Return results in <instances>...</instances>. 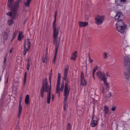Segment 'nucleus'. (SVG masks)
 Segmentation results:
<instances>
[{
  "instance_id": "f257e3e1",
  "label": "nucleus",
  "mask_w": 130,
  "mask_h": 130,
  "mask_svg": "<svg viewBox=\"0 0 130 130\" xmlns=\"http://www.w3.org/2000/svg\"><path fill=\"white\" fill-rule=\"evenodd\" d=\"M21 1L20 0H8V7L11 9V11L7 13L12 19H15L17 16V11L20 8V4Z\"/></svg>"
},
{
  "instance_id": "f03ea898",
  "label": "nucleus",
  "mask_w": 130,
  "mask_h": 130,
  "mask_svg": "<svg viewBox=\"0 0 130 130\" xmlns=\"http://www.w3.org/2000/svg\"><path fill=\"white\" fill-rule=\"evenodd\" d=\"M55 17V19L53 22V29L54 30L53 44L55 46V53L53 62L54 64L57 57L58 48L59 47L60 38L58 37L59 31L60 30L59 27H56V18Z\"/></svg>"
},
{
  "instance_id": "7ed1b4c3",
  "label": "nucleus",
  "mask_w": 130,
  "mask_h": 130,
  "mask_svg": "<svg viewBox=\"0 0 130 130\" xmlns=\"http://www.w3.org/2000/svg\"><path fill=\"white\" fill-rule=\"evenodd\" d=\"M124 18L121 12L120 11L117 12L115 17V20L117 21L116 24L117 29L122 34L126 33L125 29L126 26L122 21Z\"/></svg>"
},
{
  "instance_id": "20e7f679",
  "label": "nucleus",
  "mask_w": 130,
  "mask_h": 130,
  "mask_svg": "<svg viewBox=\"0 0 130 130\" xmlns=\"http://www.w3.org/2000/svg\"><path fill=\"white\" fill-rule=\"evenodd\" d=\"M42 87L41 89L40 94L42 98H43L44 95V92H46V102L48 104H49L50 102L51 96V85L50 86L48 84L47 79H44L43 80Z\"/></svg>"
},
{
  "instance_id": "39448f33",
  "label": "nucleus",
  "mask_w": 130,
  "mask_h": 130,
  "mask_svg": "<svg viewBox=\"0 0 130 130\" xmlns=\"http://www.w3.org/2000/svg\"><path fill=\"white\" fill-rule=\"evenodd\" d=\"M68 79L67 80H66V81L64 91V101L63 102V105L64 106H67L66 101L67 100L70 90V86L68 85Z\"/></svg>"
},
{
  "instance_id": "423d86ee",
  "label": "nucleus",
  "mask_w": 130,
  "mask_h": 130,
  "mask_svg": "<svg viewBox=\"0 0 130 130\" xmlns=\"http://www.w3.org/2000/svg\"><path fill=\"white\" fill-rule=\"evenodd\" d=\"M30 43L29 39H27L25 40L24 45L23 55H25L27 52L29 51L30 48Z\"/></svg>"
},
{
  "instance_id": "0eeeda50",
  "label": "nucleus",
  "mask_w": 130,
  "mask_h": 130,
  "mask_svg": "<svg viewBox=\"0 0 130 130\" xmlns=\"http://www.w3.org/2000/svg\"><path fill=\"white\" fill-rule=\"evenodd\" d=\"M104 20V16L98 15L95 18V23L98 25H101L103 23Z\"/></svg>"
},
{
  "instance_id": "6e6552de",
  "label": "nucleus",
  "mask_w": 130,
  "mask_h": 130,
  "mask_svg": "<svg viewBox=\"0 0 130 130\" xmlns=\"http://www.w3.org/2000/svg\"><path fill=\"white\" fill-rule=\"evenodd\" d=\"M96 75L101 80L104 81L106 80V77L105 73L101 71H98L97 72Z\"/></svg>"
},
{
  "instance_id": "1a4fd4ad",
  "label": "nucleus",
  "mask_w": 130,
  "mask_h": 130,
  "mask_svg": "<svg viewBox=\"0 0 130 130\" xmlns=\"http://www.w3.org/2000/svg\"><path fill=\"white\" fill-rule=\"evenodd\" d=\"M80 79V85L83 86L86 85L87 84V82L84 77V74L83 72L81 73Z\"/></svg>"
},
{
  "instance_id": "9d476101",
  "label": "nucleus",
  "mask_w": 130,
  "mask_h": 130,
  "mask_svg": "<svg viewBox=\"0 0 130 130\" xmlns=\"http://www.w3.org/2000/svg\"><path fill=\"white\" fill-rule=\"evenodd\" d=\"M124 64L126 66L129 67L130 66V59L127 57H125Z\"/></svg>"
},
{
  "instance_id": "9b49d317",
  "label": "nucleus",
  "mask_w": 130,
  "mask_h": 130,
  "mask_svg": "<svg viewBox=\"0 0 130 130\" xmlns=\"http://www.w3.org/2000/svg\"><path fill=\"white\" fill-rule=\"evenodd\" d=\"M69 66L68 65H67L65 68L64 70V75L63 79L64 80H66L67 77V73H68V70L69 69Z\"/></svg>"
},
{
  "instance_id": "f8f14e48",
  "label": "nucleus",
  "mask_w": 130,
  "mask_h": 130,
  "mask_svg": "<svg viewBox=\"0 0 130 130\" xmlns=\"http://www.w3.org/2000/svg\"><path fill=\"white\" fill-rule=\"evenodd\" d=\"M21 100H20L19 106V111L18 115V118H19L20 116L22 109V107L21 105Z\"/></svg>"
},
{
  "instance_id": "ddd939ff",
  "label": "nucleus",
  "mask_w": 130,
  "mask_h": 130,
  "mask_svg": "<svg viewBox=\"0 0 130 130\" xmlns=\"http://www.w3.org/2000/svg\"><path fill=\"white\" fill-rule=\"evenodd\" d=\"M79 26L80 27H85L88 25V23L87 22H79Z\"/></svg>"
},
{
  "instance_id": "4468645a",
  "label": "nucleus",
  "mask_w": 130,
  "mask_h": 130,
  "mask_svg": "<svg viewBox=\"0 0 130 130\" xmlns=\"http://www.w3.org/2000/svg\"><path fill=\"white\" fill-rule=\"evenodd\" d=\"M98 122V120H94L93 117L91 123V126L92 127H94L97 125Z\"/></svg>"
},
{
  "instance_id": "2eb2a0df",
  "label": "nucleus",
  "mask_w": 130,
  "mask_h": 130,
  "mask_svg": "<svg viewBox=\"0 0 130 130\" xmlns=\"http://www.w3.org/2000/svg\"><path fill=\"white\" fill-rule=\"evenodd\" d=\"M60 82L57 81V84L56 88V93L58 94H59L60 93Z\"/></svg>"
},
{
  "instance_id": "dca6fc26",
  "label": "nucleus",
  "mask_w": 130,
  "mask_h": 130,
  "mask_svg": "<svg viewBox=\"0 0 130 130\" xmlns=\"http://www.w3.org/2000/svg\"><path fill=\"white\" fill-rule=\"evenodd\" d=\"M25 102V103L27 105H28L29 104V95H26Z\"/></svg>"
},
{
  "instance_id": "f3484780",
  "label": "nucleus",
  "mask_w": 130,
  "mask_h": 130,
  "mask_svg": "<svg viewBox=\"0 0 130 130\" xmlns=\"http://www.w3.org/2000/svg\"><path fill=\"white\" fill-rule=\"evenodd\" d=\"M77 52L76 51H75L72 54V57L71 58V59L75 61V59L77 57V56L76 54Z\"/></svg>"
},
{
  "instance_id": "a211bd4d",
  "label": "nucleus",
  "mask_w": 130,
  "mask_h": 130,
  "mask_svg": "<svg viewBox=\"0 0 130 130\" xmlns=\"http://www.w3.org/2000/svg\"><path fill=\"white\" fill-rule=\"evenodd\" d=\"M115 3L118 5L120 6H123V3H121V0H115Z\"/></svg>"
},
{
  "instance_id": "6ab92c4d",
  "label": "nucleus",
  "mask_w": 130,
  "mask_h": 130,
  "mask_svg": "<svg viewBox=\"0 0 130 130\" xmlns=\"http://www.w3.org/2000/svg\"><path fill=\"white\" fill-rule=\"evenodd\" d=\"M31 0H27L26 1L24 2V4L26 7H29L30 4Z\"/></svg>"
},
{
  "instance_id": "aec40b11",
  "label": "nucleus",
  "mask_w": 130,
  "mask_h": 130,
  "mask_svg": "<svg viewBox=\"0 0 130 130\" xmlns=\"http://www.w3.org/2000/svg\"><path fill=\"white\" fill-rule=\"evenodd\" d=\"M108 111V107L106 105L104 107V112L105 114H107Z\"/></svg>"
},
{
  "instance_id": "412c9836",
  "label": "nucleus",
  "mask_w": 130,
  "mask_h": 130,
  "mask_svg": "<svg viewBox=\"0 0 130 130\" xmlns=\"http://www.w3.org/2000/svg\"><path fill=\"white\" fill-rule=\"evenodd\" d=\"M23 32L22 31H20L19 32V34L18 35V40L19 41H20L21 40V37L22 36Z\"/></svg>"
},
{
  "instance_id": "4be33fe9",
  "label": "nucleus",
  "mask_w": 130,
  "mask_h": 130,
  "mask_svg": "<svg viewBox=\"0 0 130 130\" xmlns=\"http://www.w3.org/2000/svg\"><path fill=\"white\" fill-rule=\"evenodd\" d=\"M104 83L105 84L106 87V89L108 90L109 89V84L107 83L106 80H104Z\"/></svg>"
},
{
  "instance_id": "5701e85b",
  "label": "nucleus",
  "mask_w": 130,
  "mask_h": 130,
  "mask_svg": "<svg viewBox=\"0 0 130 130\" xmlns=\"http://www.w3.org/2000/svg\"><path fill=\"white\" fill-rule=\"evenodd\" d=\"M129 71L128 72L126 71L124 72L125 76L126 77L127 79L130 78V75L129 73Z\"/></svg>"
},
{
  "instance_id": "b1692460",
  "label": "nucleus",
  "mask_w": 130,
  "mask_h": 130,
  "mask_svg": "<svg viewBox=\"0 0 130 130\" xmlns=\"http://www.w3.org/2000/svg\"><path fill=\"white\" fill-rule=\"evenodd\" d=\"M14 23V22L12 20H9L8 22V24L9 25H11Z\"/></svg>"
},
{
  "instance_id": "393cba45",
  "label": "nucleus",
  "mask_w": 130,
  "mask_h": 130,
  "mask_svg": "<svg viewBox=\"0 0 130 130\" xmlns=\"http://www.w3.org/2000/svg\"><path fill=\"white\" fill-rule=\"evenodd\" d=\"M72 126L70 123H68L67 125V130H71Z\"/></svg>"
},
{
  "instance_id": "a878e982",
  "label": "nucleus",
  "mask_w": 130,
  "mask_h": 130,
  "mask_svg": "<svg viewBox=\"0 0 130 130\" xmlns=\"http://www.w3.org/2000/svg\"><path fill=\"white\" fill-rule=\"evenodd\" d=\"M64 85V82H63L61 84V87L60 88V90L61 91H63Z\"/></svg>"
},
{
  "instance_id": "bb28decb",
  "label": "nucleus",
  "mask_w": 130,
  "mask_h": 130,
  "mask_svg": "<svg viewBox=\"0 0 130 130\" xmlns=\"http://www.w3.org/2000/svg\"><path fill=\"white\" fill-rule=\"evenodd\" d=\"M8 37V35L6 33H5L4 34L3 36V38L5 40L7 39Z\"/></svg>"
},
{
  "instance_id": "cd10ccee",
  "label": "nucleus",
  "mask_w": 130,
  "mask_h": 130,
  "mask_svg": "<svg viewBox=\"0 0 130 130\" xmlns=\"http://www.w3.org/2000/svg\"><path fill=\"white\" fill-rule=\"evenodd\" d=\"M29 59H28V62L27 63V70H28L29 69V67L30 66V63H29Z\"/></svg>"
},
{
  "instance_id": "c85d7f7f",
  "label": "nucleus",
  "mask_w": 130,
  "mask_h": 130,
  "mask_svg": "<svg viewBox=\"0 0 130 130\" xmlns=\"http://www.w3.org/2000/svg\"><path fill=\"white\" fill-rule=\"evenodd\" d=\"M47 57L46 55V57H44V56H43L42 59L43 62V63H44L45 60H47Z\"/></svg>"
},
{
  "instance_id": "c756f323",
  "label": "nucleus",
  "mask_w": 130,
  "mask_h": 130,
  "mask_svg": "<svg viewBox=\"0 0 130 130\" xmlns=\"http://www.w3.org/2000/svg\"><path fill=\"white\" fill-rule=\"evenodd\" d=\"M89 61L90 63H91L93 61V60L91 59L90 54L89 55Z\"/></svg>"
},
{
  "instance_id": "7c9ffc66",
  "label": "nucleus",
  "mask_w": 130,
  "mask_h": 130,
  "mask_svg": "<svg viewBox=\"0 0 130 130\" xmlns=\"http://www.w3.org/2000/svg\"><path fill=\"white\" fill-rule=\"evenodd\" d=\"M98 68V67L97 66H96L94 68L93 70V72H95L96 71L97 69Z\"/></svg>"
},
{
  "instance_id": "2f4dec72",
  "label": "nucleus",
  "mask_w": 130,
  "mask_h": 130,
  "mask_svg": "<svg viewBox=\"0 0 130 130\" xmlns=\"http://www.w3.org/2000/svg\"><path fill=\"white\" fill-rule=\"evenodd\" d=\"M104 58L106 59L107 58V54L106 53H105L104 54Z\"/></svg>"
},
{
  "instance_id": "473e14b6",
  "label": "nucleus",
  "mask_w": 130,
  "mask_h": 130,
  "mask_svg": "<svg viewBox=\"0 0 130 130\" xmlns=\"http://www.w3.org/2000/svg\"><path fill=\"white\" fill-rule=\"evenodd\" d=\"M90 14H87V15H86V18L87 20H88V19L89 18L90 16Z\"/></svg>"
},
{
  "instance_id": "72a5a7b5",
  "label": "nucleus",
  "mask_w": 130,
  "mask_h": 130,
  "mask_svg": "<svg viewBox=\"0 0 130 130\" xmlns=\"http://www.w3.org/2000/svg\"><path fill=\"white\" fill-rule=\"evenodd\" d=\"M17 35V33L16 32H14L13 34V38H14Z\"/></svg>"
},
{
  "instance_id": "f704fd0d",
  "label": "nucleus",
  "mask_w": 130,
  "mask_h": 130,
  "mask_svg": "<svg viewBox=\"0 0 130 130\" xmlns=\"http://www.w3.org/2000/svg\"><path fill=\"white\" fill-rule=\"evenodd\" d=\"M60 79H61L60 76H58V81H59V82H60Z\"/></svg>"
},
{
  "instance_id": "c9c22d12",
  "label": "nucleus",
  "mask_w": 130,
  "mask_h": 130,
  "mask_svg": "<svg viewBox=\"0 0 130 130\" xmlns=\"http://www.w3.org/2000/svg\"><path fill=\"white\" fill-rule=\"evenodd\" d=\"M26 72L25 73V77H24V82L25 83L26 81Z\"/></svg>"
},
{
  "instance_id": "e433bc0d",
  "label": "nucleus",
  "mask_w": 130,
  "mask_h": 130,
  "mask_svg": "<svg viewBox=\"0 0 130 130\" xmlns=\"http://www.w3.org/2000/svg\"><path fill=\"white\" fill-rule=\"evenodd\" d=\"M116 109V107H113L111 109V110L112 111H115Z\"/></svg>"
},
{
  "instance_id": "4c0bfd02",
  "label": "nucleus",
  "mask_w": 130,
  "mask_h": 130,
  "mask_svg": "<svg viewBox=\"0 0 130 130\" xmlns=\"http://www.w3.org/2000/svg\"><path fill=\"white\" fill-rule=\"evenodd\" d=\"M54 94H53L52 95V100L53 101L54 100Z\"/></svg>"
},
{
  "instance_id": "58836bf2",
  "label": "nucleus",
  "mask_w": 130,
  "mask_h": 130,
  "mask_svg": "<svg viewBox=\"0 0 130 130\" xmlns=\"http://www.w3.org/2000/svg\"><path fill=\"white\" fill-rule=\"evenodd\" d=\"M51 78H52V77H49V81H50V85H51Z\"/></svg>"
},
{
  "instance_id": "ea45409f",
  "label": "nucleus",
  "mask_w": 130,
  "mask_h": 130,
  "mask_svg": "<svg viewBox=\"0 0 130 130\" xmlns=\"http://www.w3.org/2000/svg\"><path fill=\"white\" fill-rule=\"evenodd\" d=\"M126 1V0H121V3H122V2H125Z\"/></svg>"
},
{
  "instance_id": "a19ab883",
  "label": "nucleus",
  "mask_w": 130,
  "mask_h": 130,
  "mask_svg": "<svg viewBox=\"0 0 130 130\" xmlns=\"http://www.w3.org/2000/svg\"><path fill=\"white\" fill-rule=\"evenodd\" d=\"M102 92L103 93H104V88L103 87Z\"/></svg>"
},
{
  "instance_id": "79ce46f5",
  "label": "nucleus",
  "mask_w": 130,
  "mask_h": 130,
  "mask_svg": "<svg viewBox=\"0 0 130 130\" xmlns=\"http://www.w3.org/2000/svg\"><path fill=\"white\" fill-rule=\"evenodd\" d=\"M66 106H67L63 105L64 110H66Z\"/></svg>"
},
{
  "instance_id": "37998d69",
  "label": "nucleus",
  "mask_w": 130,
  "mask_h": 130,
  "mask_svg": "<svg viewBox=\"0 0 130 130\" xmlns=\"http://www.w3.org/2000/svg\"><path fill=\"white\" fill-rule=\"evenodd\" d=\"M52 73H50V74L49 77H52Z\"/></svg>"
},
{
  "instance_id": "c03bdc74",
  "label": "nucleus",
  "mask_w": 130,
  "mask_h": 130,
  "mask_svg": "<svg viewBox=\"0 0 130 130\" xmlns=\"http://www.w3.org/2000/svg\"><path fill=\"white\" fill-rule=\"evenodd\" d=\"M6 58H5L4 60V63H5V62L6 61Z\"/></svg>"
},
{
  "instance_id": "a18cd8bd",
  "label": "nucleus",
  "mask_w": 130,
  "mask_h": 130,
  "mask_svg": "<svg viewBox=\"0 0 130 130\" xmlns=\"http://www.w3.org/2000/svg\"><path fill=\"white\" fill-rule=\"evenodd\" d=\"M57 11H56L55 13V17H56V15H57Z\"/></svg>"
},
{
  "instance_id": "49530a36",
  "label": "nucleus",
  "mask_w": 130,
  "mask_h": 130,
  "mask_svg": "<svg viewBox=\"0 0 130 130\" xmlns=\"http://www.w3.org/2000/svg\"><path fill=\"white\" fill-rule=\"evenodd\" d=\"M12 49H11V50H10V53H12Z\"/></svg>"
},
{
  "instance_id": "de8ad7c7",
  "label": "nucleus",
  "mask_w": 130,
  "mask_h": 130,
  "mask_svg": "<svg viewBox=\"0 0 130 130\" xmlns=\"http://www.w3.org/2000/svg\"><path fill=\"white\" fill-rule=\"evenodd\" d=\"M106 76H108V73L107 72V73H106Z\"/></svg>"
},
{
  "instance_id": "09e8293b",
  "label": "nucleus",
  "mask_w": 130,
  "mask_h": 130,
  "mask_svg": "<svg viewBox=\"0 0 130 130\" xmlns=\"http://www.w3.org/2000/svg\"><path fill=\"white\" fill-rule=\"evenodd\" d=\"M95 72H93V76H94V73Z\"/></svg>"
},
{
  "instance_id": "8fccbe9b",
  "label": "nucleus",
  "mask_w": 130,
  "mask_h": 130,
  "mask_svg": "<svg viewBox=\"0 0 130 130\" xmlns=\"http://www.w3.org/2000/svg\"><path fill=\"white\" fill-rule=\"evenodd\" d=\"M128 67L129 69V73H130V66H129V67Z\"/></svg>"
},
{
  "instance_id": "3c124183",
  "label": "nucleus",
  "mask_w": 130,
  "mask_h": 130,
  "mask_svg": "<svg viewBox=\"0 0 130 130\" xmlns=\"http://www.w3.org/2000/svg\"><path fill=\"white\" fill-rule=\"evenodd\" d=\"M109 94L110 96H111V92H110L109 93Z\"/></svg>"
},
{
  "instance_id": "603ef678",
  "label": "nucleus",
  "mask_w": 130,
  "mask_h": 130,
  "mask_svg": "<svg viewBox=\"0 0 130 130\" xmlns=\"http://www.w3.org/2000/svg\"><path fill=\"white\" fill-rule=\"evenodd\" d=\"M14 39V38H12V40H11V42H12V41L13 40V39Z\"/></svg>"
},
{
  "instance_id": "864d4df0",
  "label": "nucleus",
  "mask_w": 130,
  "mask_h": 130,
  "mask_svg": "<svg viewBox=\"0 0 130 130\" xmlns=\"http://www.w3.org/2000/svg\"><path fill=\"white\" fill-rule=\"evenodd\" d=\"M60 73H58V76H60Z\"/></svg>"
},
{
  "instance_id": "5fc2aeb1",
  "label": "nucleus",
  "mask_w": 130,
  "mask_h": 130,
  "mask_svg": "<svg viewBox=\"0 0 130 130\" xmlns=\"http://www.w3.org/2000/svg\"><path fill=\"white\" fill-rule=\"evenodd\" d=\"M93 78L94 79H95V77H94V76H93Z\"/></svg>"
},
{
  "instance_id": "6e6d98bb",
  "label": "nucleus",
  "mask_w": 130,
  "mask_h": 130,
  "mask_svg": "<svg viewBox=\"0 0 130 130\" xmlns=\"http://www.w3.org/2000/svg\"><path fill=\"white\" fill-rule=\"evenodd\" d=\"M106 114H105L104 116H105V117H106Z\"/></svg>"
},
{
  "instance_id": "4d7b16f0",
  "label": "nucleus",
  "mask_w": 130,
  "mask_h": 130,
  "mask_svg": "<svg viewBox=\"0 0 130 130\" xmlns=\"http://www.w3.org/2000/svg\"><path fill=\"white\" fill-rule=\"evenodd\" d=\"M52 69L51 70L50 73H51V72H52Z\"/></svg>"
},
{
  "instance_id": "13d9d810",
  "label": "nucleus",
  "mask_w": 130,
  "mask_h": 130,
  "mask_svg": "<svg viewBox=\"0 0 130 130\" xmlns=\"http://www.w3.org/2000/svg\"><path fill=\"white\" fill-rule=\"evenodd\" d=\"M8 79H7V83H8Z\"/></svg>"
},
{
  "instance_id": "bf43d9fd",
  "label": "nucleus",
  "mask_w": 130,
  "mask_h": 130,
  "mask_svg": "<svg viewBox=\"0 0 130 130\" xmlns=\"http://www.w3.org/2000/svg\"><path fill=\"white\" fill-rule=\"evenodd\" d=\"M78 111H77V113H78Z\"/></svg>"
}]
</instances>
